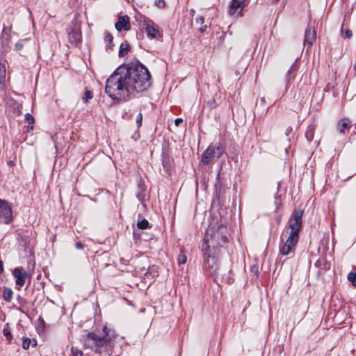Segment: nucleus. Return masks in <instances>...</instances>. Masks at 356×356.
<instances>
[{
	"label": "nucleus",
	"instance_id": "nucleus-4",
	"mask_svg": "<svg viewBox=\"0 0 356 356\" xmlns=\"http://www.w3.org/2000/svg\"><path fill=\"white\" fill-rule=\"evenodd\" d=\"M303 211L295 209L292 213V217L289 220V227L291 229L289 234L299 236V232L302 225V216Z\"/></svg>",
	"mask_w": 356,
	"mask_h": 356
},
{
	"label": "nucleus",
	"instance_id": "nucleus-31",
	"mask_svg": "<svg viewBox=\"0 0 356 356\" xmlns=\"http://www.w3.org/2000/svg\"><path fill=\"white\" fill-rule=\"evenodd\" d=\"M15 47L17 51H20L23 49L24 44L22 41H19L15 44Z\"/></svg>",
	"mask_w": 356,
	"mask_h": 356
},
{
	"label": "nucleus",
	"instance_id": "nucleus-39",
	"mask_svg": "<svg viewBox=\"0 0 356 356\" xmlns=\"http://www.w3.org/2000/svg\"><path fill=\"white\" fill-rule=\"evenodd\" d=\"M3 271V261L0 260V273Z\"/></svg>",
	"mask_w": 356,
	"mask_h": 356
},
{
	"label": "nucleus",
	"instance_id": "nucleus-32",
	"mask_svg": "<svg viewBox=\"0 0 356 356\" xmlns=\"http://www.w3.org/2000/svg\"><path fill=\"white\" fill-rule=\"evenodd\" d=\"M142 120H143V115H142L141 113H140L138 115L137 118H136V123H137L138 127L141 126V124H142Z\"/></svg>",
	"mask_w": 356,
	"mask_h": 356
},
{
	"label": "nucleus",
	"instance_id": "nucleus-8",
	"mask_svg": "<svg viewBox=\"0 0 356 356\" xmlns=\"http://www.w3.org/2000/svg\"><path fill=\"white\" fill-rule=\"evenodd\" d=\"M248 0H232L228 8V14L231 16L239 17L242 16V11Z\"/></svg>",
	"mask_w": 356,
	"mask_h": 356
},
{
	"label": "nucleus",
	"instance_id": "nucleus-11",
	"mask_svg": "<svg viewBox=\"0 0 356 356\" xmlns=\"http://www.w3.org/2000/svg\"><path fill=\"white\" fill-rule=\"evenodd\" d=\"M118 31L122 30L129 31L131 29L129 17L127 15L120 16L115 25Z\"/></svg>",
	"mask_w": 356,
	"mask_h": 356
},
{
	"label": "nucleus",
	"instance_id": "nucleus-33",
	"mask_svg": "<svg viewBox=\"0 0 356 356\" xmlns=\"http://www.w3.org/2000/svg\"><path fill=\"white\" fill-rule=\"evenodd\" d=\"M3 334L6 336V337L8 340L11 339L12 336L10 334V332L8 329H6V328L3 329Z\"/></svg>",
	"mask_w": 356,
	"mask_h": 356
},
{
	"label": "nucleus",
	"instance_id": "nucleus-35",
	"mask_svg": "<svg viewBox=\"0 0 356 356\" xmlns=\"http://www.w3.org/2000/svg\"><path fill=\"white\" fill-rule=\"evenodd\" d=\"M183 122V120L181 118H177L175 120V124L176 127H179V124Z\"/></svg>",
	"mask_w": 356,
	"mask_h": 356
},
{
	"label": "nucleus",
	"instance_id": "nucleus-5",
	"mask_svg": "<svg viewBox=\"0 0 356 356\" xmlns=\"http://www.w3.org/2000/svg\"><path fill=\"white\" fill-rule=\"evenodd\" d=\"M299 240V236L289 234L286 242L280 247V252L282 255H288L295 251L296 245Z\"/></svg>",
	"mask_w": 356,
	"mask_h": 356
},
{
	"label": "nucleus",
	"instance_id": "nucleus-14",
	"mask_svg": "<svg viewBox=\"0 0 356 356\" xmlns=\"http://www.w3.org/2000/svg\"><path fill=\"white\" fill-rule=\"evenodd\" d=\"M350 120L348 118H343L337 123V130L339 133L344 134L346 129L350 128Z\"/></svg>",
	"mask_w": 356,
	"mask_h": 356
},
{
	"label": "nucleus",
	"instance_id": "nucleus-30",
	"mask_svg": "<svg viewBox=\"0 0 356 356\" xmlns=\"http://www.w3.org/2000/svg\"><path fill=\"white\" fill-rule=\"evenodd\" d=\"M155 4L159 8H163L165 5L164 0H155Z\"/></svg>",
	"mask_w": 356,
	"mask_h": 356
},
{
	"label": "nucleus",
	"instance_id": "nucleus-15",
	"mask_svg": "<svg viewBox=\"0 0 356 356\" xmlns=\"http://www.w3.org/2000/svg\"><path fill=\"white\" fill-rule=\"evenodd\" d=\"M130 48H131L130 45L127 42L122 43L120 47V50H119V54H118L119 56L120 57L125 56L129 51Z\"/></svg>",
	"mask_w": 356,
	"mask_h": 356
},
{
	"label": "nucleus",
	"instance_id": "nucleus-17",
	"mask_svg": "<svg viewBox=\"0 0 356 356\" xmlns=\"http://www.w3.org/2000/svg\"><path fill=\"white\" fill-rule=\"evenodd\" d=\"M13 291L10 288H6L3 291V300L7 302H10L12 300L13 298Z\"/></svg>",
	"mask_w": 356,
	"mask_h": 356
},
{
	"label": "nucleus",
	"instance_id": "nucleus-22",
	"mask_svg": "<svg viewBox=\"0 0 356 356\" xmlns=\"http://www.w3.org/2000/svg\"><path fill=\"white\" fill-rule=\"evenodd\" d=\"M38 328H40L42 330H45V322H44V320L42 318V316H39L38 319Z\"/></svg>",
	"mask_w": 356,
	"mask_h": 356
},
{
	"label": "nucleus",
	"instance_id": "nucleus-1",
	"mask_svg": "<svg viewBox=\"0 0 356 356\" xmlns=\"http://www.w3.org/2000/svg\"><path fill=\"white\" fill-rule=\"evenodd\" d=\"M152 84L151 74L141 64L119 66L107 79L105 92L113 99L126 100L134 92L147 90Z\"/></svg>",
	"mask_w": 356,
	"mask_h": 356
},
{
	"label": "nucleus",
	"instance_id": "nucleus-16",
	"mask_svg": "<svg viewBox=\"0 0 356 356\" xmlns=\"http://www.w3.org/2000/svg\"><path fill=\"white\" fill-rule=\"evenodd\" d=\"M113 37L110 33H106L104 36V42L106 43V48L111 49L113 47Z\"/></svg>",
	"mask_w": 356,
	"mask_h": 356
},
{
	"label": "nucleus",
	"instance_id": "nucleus-12",
	"mask_svg": "<svg viewBox=\"0 0 356 356\" xmlns=\"http://www.w3.org/2000/svg\"><path fill=\"white\" fill-rule=\"evenodd\" d=\"M316 40V31L314 28L308 26L305 30V45H307L308 48H310L314 42Z\"/></svg>",
	"mask_w": 356,
	"mask_h": 356
},
{
	"label": "nucleus",
	"instance_id": "nucleus-9",
	"mask_svg": "<svg viewBox=\"0 0 356 356\" xmlns=\"http://www.w3.org/2000/svg\"><path fill=\"white\" fill-rule=\"evenodd\" d=\"M143 26L148 38L151 39H159L161 35L159 33V28L152 21L145 19Z\"/></svg>",
	"mask_w": 356,
	"mask_h": 356
},
{
	"label": "nucleus",
	"instance_id": "nucleus-7",
	"mask_svg": "<svg viewBox=\"0 0 356 356\" xmlns=\"http://www.w3.org/2000/svg\"><path fill=\"white\" fill-rule=\"evenodd\" d=\"M204 269L206 273L214 279L218 278L219 275V266L218 261L214 257H211L209 254L204 263Z\"/></svg>",
	"mask_w": 356,
	"mask_h": 356
},
{
	"label": "nucleus",
	"instance_id": "nucleus-3",
	"mask_svg": "<svg viewBox=\"0 0 356 356\" xmlns=\"http://www.w3.org/2000/svg\"><path fill=\"white\" fill-rule=\"evenodd\" d=\"M223 147L220 144L210 145L203 152L201 161L204 165H209L215 159H218L223 153Z\"/></svg>",
	"mask_w": 356,
	"mask_h": 356
},
{
	"label": "nucleus",
	"instance_id": "nucleus-19",
	"mask_svg": "<svg viewBox=\"0 0 356 356\" xmlns=\"http://www.w3.org/2000/svg\"><path fill=\"white\" fill-rule=\"evenodd\" d=\"M149 222L146 219H143L140 221H138L137 223V226L139 229H144L148 227Z\"/></svg>",
	"mask_w": 356,
	"mask_h": 356
},
{
	"label": "nucleus",
	"instance_id": "nucleus-6",
	"mask_svg": "<svg viewBox=\"0 0 356 356\" xmlns=\"http://www.w3.org/2000/svg\"><path fill=\"white\" fill-rule=\"evenodd\" d=\"M13 220L11 206L6 200L0 199V223L8 224Z\"/></svg>",
	"mask_w": 356,
	"mask_h": 356
},
{
	"label": "nucleus",
	"instance_id": "nucleus-41",
	"mask_svg": "<svg viewBox=\"0 0 356 356\" xmlns=\"http://www.w3.org/2000/svg\"><path fill=\"white\" fill-rule=\"evenodd\" d=\"M354 68L356 70V63L355 64Z\"/></svg>",
	"mask_w": 356,
	"mask_h": 356
},
{
	"label": "nucleus",
	"instance_id": "nucleus-27",
	"mask_svg": "<svg viewBox=\"0 0 356 356\" xmlns=\"http://www.w3.org/2000/svg\"><path fill=\"white\" fill-rule=\"evenodd\" d=\"M298 67H297V64L296 63H294L291 66V67L289 68V70H288V74L289 75H290L291 74H293L294 73V72L297 70Z\"/></svg>",
	"mask_w": 356,
	"mask_h": 356
},
{
	"label": "nucleus",
	"instance_id": "nucleus-18",
	"mask_svg": "<svg viewBox=\"0 0 356 356\" xmlns=\"http://www.w3.org/2000/svg\"><path fill=\"white\" fill-rule=\"evenodd\" d=\"M314 136V127L313 126H309L305 132V137L308 141H312Z\"/></svg>",
	"mask_w": 356,
	"mask_h": 356
},
{
	"label": "nucleus",
	"instance_id": "nucleus-38",
	"mask_svg": "<svg viewBox=\"0 0 356 356\" xmlns=\"http://www.w3.org/2000/svg\"><path fill=\"white\" fill-rule=\"evenodd\" d=\"M207 25H202L201 27L199 29V31L201 33H204L207 29Z\"/></svg>",
	"mask_w": 356,
	"mask_h": 356
},
{
	"label": "nucleus",
	"instance_id": "nucleus-23",
	"mask_svg": "<svg viewBox=\"0 0 356 356\" xmlns=\"http://www.w3.org/2000/svg\"><path fill=\"white\" fill-rule=\"evenodd\" d=\"M92 97V94L90 90H86L84 93V96L83 97V100L85 102H87L89 99Z\"/></svg>",
	"mask_w": 356,
	"mask_h": 356
},
{
	"label": "nucleus",
	"instance_id": "nucleus-37",
	"mask_svg": "<svg viewBox=\"0 0 356 356\" xmlns=\"http://www.w3.org/2000/svg\"><path fill=\"white\" fill-rule=\"evenodd\" d=\"M76 248L77 249H83V245L81 242H76L75 244Z\"/></svg>",
	"mask_w": 356,
	"mask_h": 356
},
{
	"label": "nucleus",
	"instance_id": "nucleus-20",
	"mask_svg": "<svg viewBox=\"0 0 356 356\" xmlns=\"http://www.w3.org/2000/svg\"><path fill=\"white\" fill-rule=\"evenodd\" d=\"M71 355L72 356H83V353L78 348L72 346L71 348Z\"/></svg>",
	"mask_w": 356,
	"mask_h": 356
},
{
	"label": "nucleus",
	"instance_id": "nucleus-29",
	"mask_svg": "<svg viewBox=\"0 0 356 356\" xmlns=\"http://www.w3.org/2000/svg\"><path fill=\"white\" fill-rule=\"evenodd\" d=\"M341 32L345 34L346 38L348 39H350L353 35L352 31L349 29H346L345 31L342 30Z\"/></svg>",
	"mask_w": 356,
	"mask_h": 356
},
{
	"label": "nucleus",
	"instance_id": "nucleus-2",
	"mask_svg": "<svg viewBox=\"0 0 356 356\" xmlns=\"http://www.w3.org/2000/svg\"><path fill=\"white\" fill-rule=\"evenodd\" d=\"M103 333L104 336L99 337L94 332H89L85 338V345L96 353H106L110 355V351L114 347L113 340L116 334L106 325L103 327Z\"/></svg>",
	"mask_w": 356,
	"mask_h": 356
},
{
	"label": "nucleus",
	"instance_id": "nucleus-34",
	"mask_svg": "<svg viewBox=\"0 0 356 356\" xmlns=\"http://www.w3.org/2000/svg\"><path fill=\"white\" fill-rule=\"evenodd\" d=\"M137 198L140 202H143L144 201L145 195L142 192L138 193L137 195Z\"/></svg>",
	"mask_w": 356,
	"mask_h": 356
},
{
	"label": "nucleus",
	"instance_id": "nucleus-25",
	"mask_svg": "<svg viewBox=\"0 0 356 356\" xmlns=\"http://www.w3.org/2000/svg\"><path fill=\"white\" fill-rule=\"evenodd\" d=\"M25 119L29 124H33L35 122L34 118L29 113L25 115Z\"/></svg>",
	"mask_w": 356,
	"mask_h": 356
},
{
	"label": "nucleus",
	"instance_id": "nucleus-13",
	"mask_svg": "<svg viewBox=\"0 0 356 356\" xmlns=\"http://www.w3.org/2000/svg\"><path fill=\"white\" fill-rule=\"evenodd\" d=\"M68 40L72 44H77L81 41V33L79 28H74L69 32Z\"/></svg>",
	"mask_w": 356,
	"mask_h": 356
},
{
	"label": "nucleus",
	"instance_id": "nucleus-10",
	"mask_svg": "<svg viewBox=\"0 0 356 356\" xmlns=\"http://www.w3.org/2000/svg\"><path fill=\"white\" fill-rule=\"evenodd\" d=\"M13 275L15 277V284L19 287L24 285L28 273L20 268H15L13 270Z\"/></svg>",
	"mask_w": 356,
	"mask_h": 356
},
{
	"label": "nucleus",
	"instance_id": "nucleus-26",
	"mask_svg": "<svg viewBox=\"0 0 356 356\" xmlns=\"http://www.w3.org/2000/svg\"><path fill=\"white\" fill-rule=\"evenodd\" d=\"M30 343H31V340L29 339H25L23 340V342H22V348L24 349H28L30 346Z\"/></svg>",
	"mask_w": 356,
	"mask_h": 356
},
{
	"label": "nucleus",
	"instance_id": "nucleus-28",
	"mask_svg": "<svg viewBox=\"0 0 356 356\" xmlns=\"http://www.w3.org/2000/svg\"><path fill=\"white\" fill-rule=\"evenodd\" d=\"M204 22V17L202 16H197L195 18V22L197 24L202 26V25H203Z\"/></svg>",
	"mask_w": 356,
	"mask_h": 356
},
{
	"label": "nucleus",
	"instance_id": "nucleus-40",
	"mask_svg": "<svg viewBox=\"0 0 356 356\" xmlns=\"http://www.w3.org/2000/svg\"><path fill=\"white\" fill-rule=\"evenodd\" d=\"M208 104H210V105H211V106H212V104H216V101H215L214 99H212V100H211V102H208Z\"/></svg>",
	"mask_w": 356,
	"mask_h": 356
},
{
	"label": "nucleus",
	"instance_id": "nucleus-36",
	"mask_svg": "<svg viewBox=\"0 0 356 356\" xmlns=\"http://www.w3.org/2000/svg\"><path fill=\"white\" fill-rule=\"evenodd\" d=\"M293 77H294V75L293 74H291L290 75H289V74L287 73L286 76V82L289 83L292 79H293Z\"/></svg>",
	"mask_w": 356,
	"mask_h": 356
},
{
	"label": "nucleus",
	"instance_id": "nucleus-24",
	"mask_svg": "<svg viewBox=\"0 0 356 356\" xmlns=\"http://www.w3.org/2000/svg\"><path fill=\"white\" fill-rule=\"evenodd\" d=\"M187 261V257L184 254H180L178 257V263L179 264H184Z\"/></svg>",
	"mask_w": 356,
	"mask_h": 356
},
{
	"label": "nucleus",
	"instance_id": "nucleus-21",
	"mask_svg": "<svg viewBox=\"0 0 356 356\" xmlns=\"http://www.w3.org/2000/svg\"><path fill=\"white\" fill-rule=\"evenodd\" d=\"M348 279L353 286H356V272L350 273L348 275Z\"/></svg>",
	"mask_w": 356,
	"mask_h": 356
}]
</instances>
